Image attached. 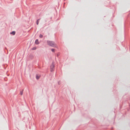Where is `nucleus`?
<instances>
[{
  "mask_svg": "<svg viewBox=\"0 0 130 130\" xmlns=\"http://www.w3.org/2000/svg\"><path fill=\"white\" fill-rule=\"evenodd\" d=\"M20 94H21V95H22V94H23V92H22L21 91L20 92Z\"/></svg>",
  "mask_w": 130,
  "mask_h": 130,
  "instance_id": "obj_10",
  "label": "nucleus"
},
{
  "mask_svg": "<svg viewBox=\"0 0 130 130\" xmlns=\"http://www.w3.org/2000/svg\"><path fill=\"white\" fill-rule=\"evenodd\" d=\"M40 19H38L37 20V25H38L39 23V21L40 20Z\"/></svg>",
  "mask_w": 130,
  "mask_h": 130,
  "instance_id": "obj_5",
  "label": "nucleus"
},
{
  "mask_svg": "<svg viewBox=\"0 0 130 130\" xmlns=\"http://www.w3.org/2000/svg\"><path fill=\"white\" fill-rule=\"evenodd\" d=\"M41 38L43 37V35H42L40 34L39 36Z\"/></svg>",
  "mask_w": 130,
  "mask_h": 130,
  "instance_id": "obj_8",
  "label": "nucleus"
},
{
  "mask_svg": "<svg viewBox=\"0 0 130 130\" xmlns=\"http://www.w3.org/2000/svg\"><path fill=\"white\" fill-rule=\"evenodd\" d=\"M35 43L37 44H39V42L38 39H36L35 41Z\"/></svg>",
  "mask_w": 130,
  "mask_h": 130,
  "instance_id": "obj_3",
  "label": "nucleus"
},
{
  "mask_svg": "<svg viewBox=\"0 0 130 130\" xmlns=\"http://www.w3.org/2000/svg\"><path fill=\"white\" fill-rule=\"evenodd\" d=\"M36 47H34L32 48V50H35L36 49Z\"/></svg>",
  "mask_w": 130,
  "mask_h": 130,
  "instance_id": "obj_9",
  "label": "nucleus"
},
{
  "mask_svg": "<svg viewBox=\"0 0 130 130\" xmlns=\"http://www.w3.org/2000/svg\"><path fill=\"white\" fill-rule=\"evenodd\" d=\"M39 76H38V75H37L36 76V78L37 79H38L39 78Z\"/></svg>",
  "mask_w": 130,
  "mask_h": 130,
  "instance_id": "obj_6",
  "label": "nucleus"
},
{
  "mask_svg": "<svg viewBox=\"0 0 130 130\" xmlns=\"http://www.w3.org/2000/svg\"><path fill=\"white\" fill-rule=\"evenodd\" d=\"M54 67V66L53 65H52L51 66V71H53V69Z\"/></svg>",
  "mask_w": 130,
  "mask_h": 130,
  "instance_id": "obj_2",
  "label": "nucleus"
},
{
  "mask_svg": "<svg viewBox=\"0 0 130 130\" xmlns=\"http://www.w3.org/2000/svg\"><path fill=\"white\" fill-rule=\"evenodd\" d=\"M47 44L49 45L52 47H56V45L55 44L54 42L52 41H47Z\"/></svg>",
  "mask_w": 130,
  "mask_h": 130,
  "instance_id": "obj_1",
  "label": "nucleus"
},
{
  "mask_svg": "<svg viewBox=\"0 0 130 130\" xmlns=\"http://www.w3.org/2000/svg\"><path fill=\"white\" fill-rule=\"evenodd\" d=\"M51 51L52 52H54V51H55V49H51Z\"/></svg>",
  "mask_w": 130,
  "mask_h": 130,
  "instance_id": "obj_7",
  "label": "nucleus"
},
{
  "mask_svg": "<svg viewBox=\"0 0 130 130\" xmlns=\"http://www.w3.org/2000/svg\"><path fill=\"white\" fill-rule=\"evenodd\" d=\"M10 34H12L13 35H14L15 34V31H13L11 32Z\"/></svg>",
  "mask_w": 130,
  "mask_h": 130,
  "instance_id": "obj_4",
  "label": "nucleus"
}]
</instances>
